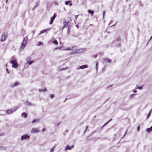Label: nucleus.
Wrapping results in <instances>:
<instances>
[{"instance_id": "obj_1", "label": "nucleus", "mask_w": 152, "mask_h": 152, "mask_svg": "<svg viewBox=\"0 0 152 152\" xmlns=\"http://www.w3.org/2000/svg\"><path fill=\"white\" fill-rule=\"evenodd\" d=\"M28 40V38L27 37H26L24 38V39L22 42L21 45L20 49H23L26 46L27 44V41Z\"/></svg>"}, {"instance_id": "obj_2", "label": "nucleus", "mask_w": 152, "mask_h": 152, "mask_svg": "<svg viewBox=\"0 0 152 152\" xmlns=\"http://www.w3.org/2000/svg\"><path fill=\"white\" fill-rule=\"evenodd\" d=\"M10 63L12 64V67L13 68H17L18 67V64L16 59L12 60L10 62Z\"/></svg>"}, {"instance_id": "obj_3", "label": "nucleus", "mask_w": 152, "mask_h": 152, "mask_svg": "<svg viewBox=\"0 0 152 152\" xmlns=\"http://www.w3.org/2000/svg\"><path fill=\"white\" fill-rule=\"evenodd\" d=\"M18 108L17 107H15L14 108L10 110H8L6 111V113L8 114H10L13 113Z\"/></svg>"}, {"instance_id": "obj_4", "label": "nucleus", "mask_w": 152, "mask_h": 152, "mask_svg": "<svg viewBox=\"0 0 152 152\" xmlns=\"http://www.w3.org/2000/svg\"><path fill=\"white\" fill-rule=\"evenodd\" d=\"M7 34H4L3 35H2L1 38V42H4V41L6 39H7Z\"/></svg>"}, {"instance_id": "obj_5", "label": "nucleus", "mask_w": 152, "mask_h": 152, "mask_svg": "<svg viewBox=\"0 0 152 152\" xmlns=\"http://www.w3.org/2000/svg\"><path fill=\"white\" fill-rule=\"evenodd\" d=\"M69 23V22H66V21H64V25L63 26V27L62 28V31L63 29L65 28L66 27H68V26H69V25H68V23Z\"/></svg>"}, {"instance_id": "obj_6", "label": "nucleus", "mask_w": 152, "mask_h": 152, "mask_svg": "<svg viewBox=\"0 0 152 152\" xmlns=\"http://www.w3.org/2000/svg\"><path fill=\"white\" fill-rule=\"evenodd\" d=\"M56 13L54 14L53 16L51 18L50 21V24H51L52 23L53 21L55 19L56 17Z\"/></svg>"}, {"instance_id": "obj_7", "label": "nucleus", "mask_w": 152, "mask_h": 152, "mask_svg": "<svg viewBox=\"0 0 152 152\" xmlns=\"http://www.w3.org/2000/svg\"><path fill=\"white\" fill-rule=\"evenodd\" d=\"M74 147V145H73L71 146H70L69 145H67L65 148V150H71L72 148H73Z\"/></svg>"}, {"instance_id": "obj_8", "label": "nucleus", "mask_w": 152, "mask_h": 152, "mask_svg": "<svg viewBox=\"0 0 152 152\" xmlns=\"http://www.w3.org/2000/svg\"><path fill=\"white\" fill-rule=\"evenodd\" d=\"M31 132L33 133L39 132L40 131L38 128H33L32 129Z\"/></svg>"}, {"instance_id": "obj_9", "label": "nucleus", "mask_w": 152, "mask_h": 152, "mask_svg": "<svg viewBox=\"0 0 152 152\" xmlns=\"http://www.w3.org/2000/svg\"><path fill=\"white\" fill-rule=\"evenodd\" d=\"M29 137V136H28V134H25L22 136L21 137V140H23L27 138H28Z\"/></svg>"}, {"instance_id": "obj_10", "label": "nucleus", "mask_w": 152, "mask_h": 152, "mask_svg": "<svg viewBox=\"0 0 152 152\" xmlns=\"http://www.w3.org/2000/svg\"><path fill=\"white\" fill-rule=\"evenodd\" d=\"M50 29V28H47L46 29H43L41 30L39 34V35L40 34H42L44 32H46V31H48Z\"/></svg>"}, {"instance_id": "obj_11", "label": "nucleus", "mask_w": 152, "mask_h": 152, "mask_svg": "<svg viewBox=\"0 0 152 152\" xmlns=\"http://www.w3.org/2000/svg\"><path fill=\"white\" fill-rule=\"evenodd\" d=\"M72 1H66L65 2V4L66 5H67L69 4V5L70 6H71L72 5V3H71Z\"/></svg>"}, {"instance_id": "obj_12", "label": "nucleus", "mask_w": 152, "mask_h": 152, "mask_svg": "<svg viewBox=\"0 0 152 152\" xmlns=\"http://www.w3.org/2000/svg\"><path fill=\"white\" fill-rule=\"evenodd\" d=\"M103 60L104 61H105L106 62H108V63H110L111 61V60L107 58H103Z\"/></svg>"}, {"instance_id": "obj_13", "label": "nucleus", "mask_w": 152, "mask_h": 152, "mask_svg": "<svg viewBox=\"0 0 152 152\" xmlns=\"http://www.w3.org/2000/svg\"><path fill=\"white\" fill-rule=\"evenodd\" d=\"M86 50V49L85 48H81L78 50L77 51V52H81L84 51Z\"/></svg>"}, {"instance_id": "obj_14", "label": "nucleus", "mask_w": 152, "mask_h": 152, "mask_svg": "<svg viewBox=\"0 0 152 152\" xmlns=\"http://www.w3.org/2000/svg\"><path fill=\"white\" fill-rule=\"evenodd\" d=\"M74 47H71L69 48H66L64 49V50H72L73 49V48H74Z\"/></svg>"}, {"instance_id": "obj_15", "label": "nucleus", "mask_w": 152, "mask_h": 152, "mask_svg": "<svg viewBox=\"0 0 152 152\" xmlns=\"http://www.w3.org/2000/svg\"><path fill=\"white\" fill-rule=\"evenodd\" d=\"M88 67V66L85 65L81 66H80V69H84V68H87Z\"/></svg>"}, {"instance_id": "obj_16", "label": "nucleus", "mask_w": 152, "mask_h": 152, "mask_svg": "<svg viewBox=\"0 0 152 152\" xmlns=\"http://www.w3.org/2000/svg\"><path fill=\"white\" fill-rule=\"evenodd\" d=\"M152 130V126L149 128H147L146 129V132H150Z\"/></svg>"}, {"instance_id": "obj_17", "label": "nucleus", "mask_w": 152, "mask_h": 152, "mask_svg": "<svg viewBox=\"0 0 152 152\" xmlns=\"http://www.w3.org/2000/svg\"><path fill=\"white\" fill-rule=\"evenodd\" d=\"M47 90L46 88H45L44 89H39V91L40 92H43Z\"/></svg>"}, {"instance_id": "obj_18", "label": "nucleus", "mask_w": 152, "mask_h": 152, "mask_svg": "<svg viewBox=\"0 0 152 152\" xmlns=\"http://www.w3.org/2000/svg\"><path fill=\"white\" fill-rule=\"evenodd\" d=\"M22 116L24 118H26L27 117V115L25 113H24L22 114Z\"/></svg>"}, {"instance_id": "obj_19", "label": "nucleus", "mask_w": 152, "mask_h": 152, "mask_svg": "<svg viewBox=\"0 0 152 152\" xmlns=\"http://www.w3.org/2000/svg\"><path fill=\"white\" fill-rule=\"evenodd\" d=\"M71 26H68V28L67 29V33L68 34H69L70 31V28Z\"/></svg>"}, {"instance_id": "obj_20", "label": "nucleus", "mask_w": 152, "mask_h": 152, "mask_svg": "<svg viewBox=\"0 0 152 152\" xmlns=\"http://www.w3.org/2000/svg\"><path fill=\"white\" fill-rule=\"evenodd\" d=\"M56 145H55L52 148H51L50 149V152H53L55 148H56Z\"/></svg>"}, {"instance_id": "obj_21", "label": "nucleus", "mask_w": 152, "mask_h": 152, "mask_svg": "<svg viewBox=\"0 0 152 152\" xmlns=\"http://www.w3.org/2000/svg\"><path fill=\"white\" fill-rule=\"evenodd\" d=\"M28 59H27V63L28 64H31L33 63L34 62V61H28Z\"/></svg>"}, {"instance_id": "obj_22", "label": "nucleus", "mask_w": 152, "mask_h": 152, "mask_svg": "<svg viewBox=\"0 0 152 152\" xmlns=\"http://www.w3.org/2000/svg\"><path fill=\"white\" fill-rule=\"evenodd\" d=\"M25 104H26V105H27V106H31V103H30L28 102H26L25 103Z\"/></svg>"}, {"instance_id": "obj_23", "label": "nucleus", "mask_w": 152, "mask_h": 152, "mask_svg": "<svg viewBox=\"0 0 152 152\" xmlns=\"http://www.w3.org/2000/svg\"><path fill=\"white\" fill-rule=\"evenodd\" d=\"M88 13L89 14H91L92 15H93L94 14V12L93 11H92L90 10H88Z\"/></svg>"}, {"instance_id": "obj_24", "label": "nucleus", "mask_w": 152, "mask_h": 152, "mask_svg": "<svg viewBox=\"0 0 152 152\" xmlns=\"http://www.w3.org/2000/svg\"><path fill=\"white\" fill-rule=\"evenodd\" d=\"M6 150V148L5 147L3 146L0 147V150Z\"/></svg>"}, {"instance_id": "obj_25", "label": "nucleus", "mask_w": 152, "mask_h": 152, "mask_svg": "<svg viewBox=\"0 0 152 152\" xmlns=\"http://www.w3.org/2000/svg\"><path fill=\"white\" fill-rule=\"evenodd\" d=\"M62 48V47L61 46L58 47L57 48H55L54 49V50H60Z\"/></svg>"}, {"instance_id": "obj_26", "label": "nucleus", "mask_w": 152, "mask_h": 152, "mask_svg": "<svg viewBox=\"0 0 152 152\" xmlns=\"http://www.w3.org/2000/svg\"><path fill=\"white\" fill-rule=\"evenodd\" d=\"M53 42L56 45H57L58 44V42L56 40L53 41Z\"/></svg>"}, {"instance_id": "obj_27", "label": "nucleus", "mask_w": 152, "mask_h": 152, "mask_svg": "<svg viewBox=\"0 0 152 152\" xmlns=\"http://www.w3.org/2000/svg\"><path fill=\"white\" fill-rule=\"evenodd\" d=\"M18 85V83L17 82H16L13 85V87H15Z\"/></svg>"}, {"instance_id": "obj_28", "label": "nucleus", "mask_w": 152, "mask_h": 152, "mask_svg": "<svg viewBox=\"0 0 152 152\" xmlns=\"http://www.w3.org/2000/svg\"><path fill=\"white\" fill-rule=\"evenodd\" d=\"M39 121V120L38 119H34L32 122L33 123H34L35 122H37L38 121Z\"/></svg>"}, {"instance_id": "obj_29", "label": "nucleus", "mask_w": 152, "mask_h": 152, "mask_svg": "<svg viewBox=\"0 0 152 152\" xmlns=\"http://www.w3.org/2000/svg\"><path fill=\"white\" fill-rule=\"evenodd\" d=\"M43 44V43L42 42H38V45H42Z\"/></svg>"}, {"instance_id": "obj_30", "label": "nucleus", "mask_w": 152, "mask_h": 152, "mask_svg": "<svg viewBox=\"0 0 152 152\" xmlns=\"http://www.w3.org/2000/svg\"><path fill=\"white\" fill-rule=\"evenodd\" d=\"M151 110L149 113L148 114V115L147 116V118H148L149 116H150L151 113Z\"/></svg>"}, {"instance_id": "obj_31", "label": "nucleus", "mask_w": 152, "mask_h": 152, "mask_svg": "<svg viewBox=\"0 0 152 152\" xmlns=\"http://www.w3.org/2000/svg\"><path fill=\"white\" fill-rule=\"evenodd\" d=\"M111 119H110V120H109L108 122H107V123H106L102 126V127H104L105 125L107 124L111 120Z\"/></svg>"}, {"instance_id": "obj_32", "label": "nucleus", "mask_w": 152, "mask_h": 152, "mask_svg": "<svg viewBox=\"0 0 152 152\" xmlns=\"http://www.w3.org/2000/svg\"><path fill=\"white\" fill-rule=\"evenodd\" d=\"M98 65V62H97L96 63V70H97V69H98V67H97Z\"/></svg>"}, {"instance_id": "obj_33", "label": "nucleus", "mask_w": 152, "mask_h": 152, "mask_svg": "<svg viewBox=\"0 0 152 152\" xmlns=\"http://www.w3.org/2000/svg\"><path fill=\"white\" fill-rule=\"evenodd\" d=\"M54 95L53 94H51L50 95V97L51 99L53 98L54 97Z\"/></svg>"}, {"instance_id": "obj_34", "label": "nucleus", "mask_w": 152, "mask_h": 152, "mask_svg": "<svg viewBox=\"0 0 152 152\" xmlns=\"http://www.w3.org/2000/svg\"><path fill=\"white\" fill-rule=\"evenodd\" d=\"M88 128V126H86V129H85V130L84 132H86V131L87 129Z\"/></svg>"}, {"instance_id": "obj_35", "label": "nucleus", "mask_w": 152, "mask_h": 152, "mask_svg": "<svg viewBox=\"0 0 152 152\" xmlns=\"http://www.w3.org/2000/svg\"><path fill=\"white\" fill-rule=\"evenodd\" d=\"M137 88H138V89H139L140 90L142 88V86L140 87H138Z\"/></svg>"}, {"instance_id": "obj_36", "label": "nucleus", "mask_w": 152, "mask_h": 152, "mask_svg": "<svg viewBox=\"0 0 152 152\" xmlns=\"http://www.w3.org/2000/svg\"><path fill=\"white\" fill-rule=\"evenodd\" d=\"M106 11H103V17L104 18V14L105 13V12Z\"/></svg>"}, {"instance_id": "obj_37", "label": "nucleus", "mask_w": 152, "mask_h": 152, "mask_svg": "<svg viewBox=\"0 0 152 152\" xmlns=\"http://www.w3.org/2000/svg\"><path fill=\"white\" fill-rule=\"evenodd\" d=\"M106 11H103V17L104 18V14L105 13V12Z\"/></svg>"}, {"instance_id": "obj_38", "label": "nucleus", "mask_w": 152, "mask_h": 152, "mask_svg": "<svg viewBox=\"0 0 152 152\" xmlns=\"http://www.w3.org/2000/svg\"><path fill=\"white\" fill-rule=\"evenodd\" d=\"M67 69V68H66L65 69H64V68H62V69H61V70H65L66 69Z\"/></svg>"}, {"instance_id": "obj_39", "label": "nucleus", "mask_w": 152, "mask_h": 152, "mask_svg": "<svg viewBox=\"0 0 152 152\" xmlns=\"http://www.w3.org/2000/svg\"><path fill=\"white\" fill-rule=\"evenodd\" d=\"M45 130V128L43 129L42 130V132H44Z\"/></svg>"}, {"instance_id": "obj_40", "label": "nucleus", "mask_w": 152, "mask_h": 152, "mask_svg": "<svg viewBox=\"0 0 152 152\" xmlns=\"http://www.w3.org/2000/svg\"><path fill=\"white\" fill-rule=\"evenodd\" d=\"M139 129H140V126H139L138 127L137 129V130L138 131H139Z\"/></svg>"}, {"instance_id": "obj_41", "label": "nucleus", "mask_w": 152, "mask_h": 152, "mask_svg": "<svg viewBox=\"0 0 152 152\" xmlns=\"http://www.w3.org/2000/svg\"><path fill=\"white\" fill-rule=\"evenodd\" d=\"M134 94H132V95H131V97H133V96H134Z\"/></svg>"}, {"instance_id": "obj_42", "label": "nucleus", "mask_w": 152, "mask_h": 152, "mask_svg": "<svg viewBox=\"0 0 152 152\" xmlns=\"http://www.w3.org/2000/svg\"><path fill=\"white\" fill-rule=\"evenodd\" d=\"M78 16V15H77L76 16H75V18H76V19H77V18Z\"/></svg>"}, {"instance_id": "obj_43", "label": "nucleus", "mask_w": 152, "mask_h": 152, "mask_svg": "<svg viewBox=\"0 0 152 152\" xmlns=\"http://www.w3.org/2000/svg\"><path fill=\"white\" fill-rule=\"evenodd\" d=\"M76 26L77 27V28H79L78 26V25H76Z\"/></svg>"}, {"instance_id": "obj_44", "label": "nucleus", "mask_w": 152, "mask_h": 152, "mask_svg": "<svg viewBox=\"0 0 152 152\" xmlns=\"http://www.w3.org/2000/svg\"><path fill=\"white\" fill-rule=\"evenodd\" d=\"M97 55H95L94 56V57H95V58L96 57H97Z\"/></svg>"}, {"instance_id": "obj_45", "label": "nucleus", "mask_w": 152, "mask_h": 152, "mask_svg": "<svg viewBox=\"0 0 152 152\" xmlns=\"http://www.w3.org/2000/svg\"><path fill=\"white\" fill-rule=\"evenodd\" d=\"M133 92H136V91L135 90H134L133 91Z\"/></svg>"}, {"instance_id": "obj_46", "label": "nucleus", "mask_w": 152, "mask_h": 152, "mask_svg": "<svg viewBox=\"0 0 152 152\" xmlns=\"http://www.w3.org/2000/svg\"><path fill=\"white\" fill-rule=\"evenodd\" d=\"M152 38V36L151 37L150 39L149 40V41Z\"/></svg>"}, {"instance_id": "obj_47", "label": "nucleus", "mask_w": 152, "mask_h": 152, "mask_svg": "<svg viewBox=\"0 0 152 152\" xmlns=\"http://www.w3.org/2000/svg\"><path fill=\"white\" fill-rule=\"evenodd\" d=\"M3 135V134H1L0 135V136H2V135Z\"/></svg>"}, {"instance_id": "obj_48", "label": "nucleus", "mask_w": 152, "mask_h": 152, "mask_svg": "<svg viewBox=\"0 0 152 152\" xmlns=\"http://www.w3.org/2000/svg\"><path fill=\"white\" fill-rule=\"evenodd\" d=\"M6 70H7V71L8 72V69H7Z\"/></svg>"}, {"instance_id": "obj_49", "label": "nucleus", "mask_w": 152, "mask_h": 152, "mask_svg": "<svg viewBox=\"0 0 152 152\" xmlns=\"http://www.w3.org/2000/svg\"><path fill=\"white\" fill-rule=\"evenodd\" d=\"M7 0H7L6 1V2H7Z\"/></svg>"}, {"instance_id": "obj_50", "label": "nucleus", "mask_w": 152, "mask_h": 152, "mask_svg": "<svg viewBox=\"0 0 152 152\" xmlns=\"http://www.w3.org/2000/svg\"><path fill=\"white\" fill-rule=\"evenodd\" d=\"M37 7V6H36L35 7Z\"/></svg>"}, {"instance_id": "obj_51", "label": "nucleus", "mask_w": 152, "mask_h": 152, "mask_svg": "<svg viewBox=\"0 0 152 152\" xmlns=\"http://www.w3.org/2000/svg\"><path fill=\"white\" fill-rule=\"evenodd\" d=\"M7 64L6 65V66H7Z\"/></svg>"}]
</instances>
